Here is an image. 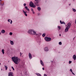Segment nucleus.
<instances>
[{
    "mask_svg": "<svg viewBox=\"0 0 76 76\" xmlns=\"http://www.w3.org/2000/svg\"><path fill=\"white\" fill-rule=\"evenodd\" d=\"M12 59L13 62L16 64H18L19 63L20 61V58H18L17 57H13L12 58Z\"/></svg>",
    "mask_w": 76,
    "mask_h": 76,
    "instance_id": "f257e3e1",
    "label": "nucleus"
},
{
    "mask_svg": "<svg viewBox=\"0 0 76 76\" xmlns=\"http://www.w3.org/2000/svg\"><path fill=\"white\" fill-rule=\"evenodd\" d=\"M28 34L31 35H37V33L34 30H29L28 31Z\"/></svg>",
    "mask_w": 76,
    "mask_h": 76,
    "instance_id": "f03ea898",
    "label": "nucleus"
},
{
    "mask_svg": "<svg viewBox=\"0 0 76 76\" xmlns=\"http://www.w3.org/2000/svg\"><path fill=\"white\" fill-rule=\"evenodd\" d=\"M29 6L31 7H33V8H35V7H36V6L34 5V3H33L32 1H30V2Z\"/></svg>",
    "mask_w": 76,
    "mask_h": 76,
    "instance_id": "7ed1b4c3",
    "label": "nucleus"
},
{
    "mask_svg": "<svg viewBox=\"0 0 76 76\" xmlns=\"http://www.w3.org/2000/svg\"><path fill=\"white\" fill-rule=\"evenodd\" d=\"M35 1H37L36 2H35L34 3V4L35 5H36L37 6H39V4H38V3L40 1H41V0H35Z\"/></svg>",
    "mask_w": 76,
    "mask_h": 76,
    "instance_id": "20e7f679",
    "label": "nucleus"
},
{
    "mask_svg": "<svg viewBox=\"0 0 76 76\" xmlns=\"http://www.w3.org/2000/svg\"><path fill=\"white\" fill-rule=\"evenodd\" d=\"M71 25H72V24H71V23H68L67 24V26L66 27H67V28H70L71 26Z\"/></svg>",
    "mask_w": 76,
    "mask_h": 76,
    "instance_id": "39448f33",
    "label": "nucleus"
},
{
    "mask_svg": "<svg viewBox=\"0 0 76 76\" xmlns=\"http://www.w3.org/2000/svg\"><path fill=\"white\" fill-rule=\"evenodd\" d=\"M70 28H69L66 27L65 29V32H67L69 31V29Z\"/></svg>",
    "mask_w": 76,
    "mask_h": 76,
    "instance_id": "423d86ee",
    "label": "nucleus"
},
{
    "mask_svg": "<svg viewBox=\"0 0 76 76\" xmlns=\"http://www.w3.org/2000/svg\"><path fill=\"white\" fill-rule=\"evenodd\" d=\"M28 57L30 59H32V55L30 53H29L28 54Z\"/></svg>",
    "mask_w": 76,
    "mask_h": 76,
    "instance_id": "0eeeda50",
    "label": "nucleus"
},
{
    "mask_svg": "<svg viewBox=\"0 0 76 76\" xmlns=\"http://www.w3.org/2000/svg\"><path fill=\"white\" fill-rule=\"evenodd\" d=\"M25 16H28V15H27V14H26V13H27V12H26V11H25L23 10Z\"/></svg>",
    "mask_w": 76,
    "mask_h": 76,
    "instance_id": "6e6552de",
    "label": "nucleus"
},
{
    "mask_svg": "<svg viewBox=\"0 0 76 76\" xmlns=\"http://www.w3.org/2000/svg\"><path fill=\"white\" fill-rule=\"evenodd\" d=\"M12 72H10L8 73V76H13Z\"/></svg>",
    "mask_w": 76,
    "mask_h": 76,
    "instance_id": "1a4fd4ad",
    "label": "nucleus"
},
{
    "mask_svg": "<svg viewBox=\"0 0 76 76\" xmlns=\"http://www.w3.org/2000/svg\"><path fill=\"white\" fill-rule=\"evenodd\" d=\"M40 63L41 64L42 66H44V63H43V62L42 60H41L40 61Z\"/></svg>",
    "mask_w": 76,
    "mask_h": 76,
    "instance_id": "9d476101",
    "label": "nucleus"
},
{
    "mask_svg": "<svg viewBox=\"0 0 76 76\" xmlns=\"http://www.w3.org/2000/svg\"><path fill=\"white\" fill-rule=\"evenodd\" d=\"M10 43L11 45H14V42H13V41H11V40H10Z\"/></svg>",
    "mask_w": 76,
    "mask_h": 76,
    "instance_id": "9b49d317",
    "label": "nucleus"
},
{
    "mask_svg": "<svg viewBox=\"0 0 76 76\" xmlns=\"http://www.w3.org/2000/svg\"><path fill=\"white\" fill-rule=\"evenodd\" d=\"M72 58L73 59H74V60H75L76 59V55H74L72 57Z\"/></svg>",
    "mask_w": 76,
    "mask_h": 76,
    "instance_id": "f8f14e48",
    "label": "nucleus"
},
{
    "mask_svg": "<svg viewBox=\"0 0 76 76\" xmlns=\"http://www.w3.org/2000/svg\"><path fill=\"white\" fill-rule=\"evenodd\" d=\"M60 23L61 24H64V25H65V24H66L64 22V21L61 22V20H60Z\"/></svg>",
    "mask_w": 76,
    "mask_h": 76,
    "instance_id": "ddd939ff",
    "label": "nucleus"
},
{
    "mask_svg": "<svg viewBox=\"0 0 76 76\" xmlns=\"http://www.w3.org/2000/svg\"><path fill=\"white\" fill-rule=\"evenodd\" d=\"M25 9H26L27 11H28V12H29V8H28V7H25Z\"/></svg>",
    "mask_w": 76,
    "mask_h": 76,
    "instance_id": "4468645a",
    "label": "nucleus"
},
{
    "mask_svg": "<svg viewBox=\"0 0 76 76\" xmlns=\"http://www.w3.org/2000/svg\"><path fill=\"white\" fill-rule=\"evenodd\" d=\"M5 30L4 29H3L1 31V33H2V34H4V33H5Z\"/></svg>",
    "mask_w": 76,
    "mask_h": 76,
    "instance_id": "2eb2a0df",
    "label": "nucleus"
},
{
    "mask_svg": "<svg viewBox=\"0 0 76 76\" xmlns=\"http://www.w3.org/2000/svg\"><path fill=\"white\" fill-rule=\"evenodd\" d=\"M44 39L46 41H48V37H45Z\"/></svg>",
    "mask_w": 76,
    "mask_h": 76,
    "instance_id": "dca6fc26",
    "label": "nucleus"
},
{
    "mask_svg": "<svg viewBox=\"0 0 76 76\" xmlns=\"http://www.w3.org/2000/svg\"><path fill=\"white\" fill-rule=\"evenodd\" d=\"M51 40V38L50 37H48V42L50 41Z\"/></svg>",
    "mask_w": 76,
    "mask_h": 76,
    "instance_id": "f3484780",
    "label": "nucleus"
},
{
    "mask_svg": "<svg viewBox=\"0 0 76 76\" xmlns=\"http://www.w3.org/2000/svg\"><path fill=\"white\" fill-rule=\"evenodd\" d=\"M45 51H48V48L47 47L45 48Z\"/></svg>",
    "mask_w": 76,
    "mask_h": 76,
    "instance_id": "a211bd4d",
    "label": "nucleus"
},
{
    "mask_svg": "<svg viewBox=\"0 0 76 76\" xmlns=\"http://www.w3.org/2000/svg\"><path fill=\"white\" fill-rule=\"evenodd\" d=\"M4 66L5 68V70H7V69H8V67H7V66L6 65H5Z\"/></svg>",
    "mask_w": 76,
    "mask_h": 76,
    "instance_id": "6ab92c4d",
    "label": "nucleus"
},
{
    "mask_svg": "<svg viewBox=\"0 0 76 76\" xmlns=\"http://www.w3.org/2000/svg\"><path fill=\"white\" fill-rule=\"evenodd\" d=\"M37 9L39 11H40V10H41V7H37Z\"/></svg>",
    "mask_w": 76,
    "mask_h": 76,
    "instance_id": "aec40b11",
    "label": "nucleus"
},
{
    "mask_svg": "<svg viewBox=\"0 0 76 76\" xmlns=\"http://www.w3.org/2000/svg\"><path fill=\"white\" fill-rule=\"evenodd\" d=\"M2 52L3 54H4V49H2Z\"/></svg>",
    "mask_w": 76,
    "mask_h": 76,
    "instance_id": "412c9836",
    "label": "nucleus"
},
{
    "mask_svg": "<svg viewBox=\"0 0 76 76\" xmlns=\"http://www.w3.org/2000/svg\"><path fill=\"white\" fill-rule=\"evenodd\" d=\"M72 10H73V11L74 12H76V10L73 8H72Z\"/></svg>",
    "mask_w": 76,
    "mask_h": 76,
    "instance_id": "4be33fe9",
    "label": "nucleus"
},
{
    "mask_svg": "<svg viewBox=\"0 0 76 76\" xmlns=\"http://www.w3.org/2000/svg\"><path fill=\"white\" fill-rule=\"evenodd\" d=\"M57 28H58L59 30L61 29V27L60 26H58Z\"/></svg>",
    "mask_w": 76,
    "mask_h": 76,
    "instance_id": "5701e85b",
    "label": "nucleus"
},
{
    "mask_svg": "<svg viewBox=\"0 0 76 76\" xmlns=\"http://www.w3.org/2000/svg\"><path fill=\"white\" fill-rule=\"evenodd\" d=\"M45 34H42V37H45Z\"/></svg>",
    "mask_w": 76,
    "mask_h": 76,
    "instance_id": "b1692460",
    "label": "nucleus"
},
{
    "mask_svg": "<svg viewBox=\"0 0 76 76\" xmlns=\"http://www.w3.org/2000/svg\"><path fill=\"white\" fill-rule=\"evenodd\" d=\"M37 75H38V76H41V75L40 74H37Z\"/></svg>",
    "mask_w": 76,
    "mask_h": 76,
    "instance_id": "393cba45",
    "label": "nucleus"
},
{
    "mask_svg": "<svg viewBox=\"0 0 76 76\" xmlns=\"http://www.w3.org/2000/svg\"><path fill=\"white\" fill-rule=\"evenodd\" d=\"M61 44H62V43H61V42H59V45H61Z\"/></svg>",
    "mask_w": 76,
    "mask_h": 76,
    "instance_id": "a878e982",
    "label": "nucleus"
},
{
    "mask_svg": "<svg viewBox=\"0 0 76 76\" xmlns=\"http://www.w3.org/2000/svg\"><path fill=\"white\" fill-rule=\"evenodd\" d=\"M12 34H13V33H12V32H10V35H12Z\"/></svg>",
    "mask_w": 76,
    "mask_h": 76,
    "instance_id": "bb28decb",
    "label": "nucleus"
},
{
    "mask_svg": "<svg viewBox=\"0 0 76 76\" xmlns=\"http://www.w3.org/2000/svg\"><path fill=\"white\" fill-rule=\"evenodd\" d=\"M11 68L13 69L14 71H15V69H14V68H13V66H12Z\"/></svg>",
    "mask_w": 76,
    "mask_h": 76,
    "instance_id": "cd10ccee",
    "label": "nucleus"
},
{
    "mask_svg": "<svg viewBox=\"0 0 76 76\" xmlns=\"http://www.w3.org/2000/svg\"><path fill=\"white\" fill-rule=\"evenodd\" d=\"M23 6H26V4L24 3L23 4Z\"/></svg>",
    "mask_w": 76,
    "mask_h": 76,
    "instance_id": "c85d7f7f",
    "label": "nucleus"
},
{
    "mask_svg": "<svg viewBox=\"0 0 76 76\" xmlns=\"http://www.w3.org/2000/svg\"><path fill=\"white\" fill-rule=\"evenodd\" d=\"M71 63H72V61H69V64H71Z\"/></svg>",
    "mask_w": 76,
    "mask_h": 76,
    "instance_id": "c756f323",
    "label": "nucleus"
},
{
    "mask_svg": "<svg viewBox=\"0 0 76 76\" xmlns=\"http://www.w3.org/2000/svg\"><path fill=\"white\" fill-rule=\"evenodd\" d=\"M10 20V24H12V20Z\"/></svg>",
    "mask_w": 76,
    "mask_h": 76,
    "instance_id": "7c9ffc66",
    "label": "nucleus"
},
{
    "mask_svg": "<svg viewBox=\"0 0 76 76\" xmlns=\"http://www.w3.org/2000/svg\"><path fill=\"white\" fill-rule=\"evenodd\" d=\"M31 10L32 12H34V9H33V8H31Z\"/></svg>",
    "mask_w": 76,
    "mask_h": 76,
    "instance_id": "2f4dec72",
    "label": "nucleus"
},
{
    "mask_svg": "<svg viewBox=\"0 0 76 76\" xmlns=\"http://www.w3.org/2000/svg\"><path fill=\"white\" fill-rule=\"evenodd\" d=\"M20 57H21V56H22V53L20 52Z\"/></svg>",
    "mask_w": 76,
    "mask_h": 76,
    "instance_id": "473e14b6",
    "label": "nucleus"
},
{
    "mask_svg": "<svg viewBox=\"0 0 76 76\" xmlns=\"http://www.w3.org/2000/svg\"><path fill=\"white\" fill-rule=\"evenodd\" d=\"M70 72H72L73 71H72V69H70Z\"/></svg>",
    "mask_w": 76,
    "mask_h": 76,
    "instance_id": "72a5a7b5",
    "label": "nucleus"
},
{
    "mask_svg": "<svg viewBox=\"0 0 76 76\" xmlns=\"http://www.w3.org/2000/svg\"><path fill=\"white\" fill-rule=\"evenodd\" d=\"M72 74H73L74 75H75V74L72 72Z\"/></svg>",
    "mask_w": 76,
    "mask_h": 76,
    "instance_id": "f704fd0d",
    "label": "nucleus"
},
{
    "mask_svg": "<svg viewBox=\"0 0 76 76\" xmlns=\"http://www.w3.org/2000/svg\"><path fill=\"white\" fill-rule=\"evenodd\" d=\"M10 19H8V22H10Z\"/></svg>",
    "mask_w": 76,
    "mask_h": 76,
    "instance_id": "c9c22d12",
    "label": "nucleus"
},
{
    "mask_svg": "<svg viewBox=\"0 0 76 76\" xmlns=\"http://www.w3.org/2000/svg\"><path fill=\"white\" fill-rule=\"evenodd\" d=\"M32 12H33V14H35V12H34L33 11Z\"/></svg>",
    "mask_w": 76,
    "mask_h": 76,
    "instance_id": "e433bc0d",
    "label": "nucleus"
},
{
    "mask_svg": "<svg viewBox=\"0 0 76 76\" xmlns=\"http://www.w3.org/2000/svg\"><path fill=\"white\" fill-rule=\"evenodd\" d=\"M44 76H47L46 74H45L44 75Z\"/></svg>",
    "mask_w": 76,
    "mask_h": 76,
    "instance_id": "4c0bfd02",
    "label": "nucleus"
},
{
    "mask_svg": "<svg viewBox=\"0 0 76 76\" xmlns=\"http://www.w3.org/2000/svg\"><path fill=\"white\" fill-rule=\"evenodd\" d=\"M42 69L43 70H44V68H42Z\"/></svg>",
    "mask_w": 76,
    "mask_h": 76,
    "instance_id": "58836bf2",
    "label": "nucleus"
},
{
    "mask_svg": "<svg viewBox=\"0 0 76 76\" xmlns=\"http://www.w3.org/2000/svg\"><path fill=\"white\" fill-rule=\"evenodd\" d=\"M69 6H70L71 5V4H69Z\"/></svg>",
    "mask_w": 76,
    "mask_h": 76,
    "instance_id": "ea45409f",
    "label": "nucleus"
},
{
    "mask_svg": "<svg viewBox=\"0 0 76 76\" xmlns=\"http://www.w3.org/2000/svg\"><path fill=\"white\" fill-rule=\"evenodd\" d=\"M59 36H61V34H59Z\"/></svg>",
    "mask_w": 76,
    "mask_h": 76,
    "instance_id": "a19ab883",
    "label": "nucleus"
},
{
    "mask_svg": "<svg viewBox=\"0 0 76 76\" xmlns=\"http://www.w3.org/2000/svg\"><path fill=\"white\" fill-rule=\"evenodd\" d=\"M53 38H52V39H54V37H53Z\"/></svg>",
    "mask_w": 76,
    "mask_h": 76,
    "instance_id": "79ce46f5",
    "label": "nucleus"
},
{
    "mask_svg": "<svg viewBox=\"0 0 76 76\" xmlns=\"http://www.w3.org/2000/svg\"><path fill=\"white\" fill-rule=\"evenodd\" d=\"M75 37L73 38V40H74V39H75Z\"/></svg>",
    "mask_w": 76,
    "mask_h": 76,
    "instance_id": "37998d69",
    "label": "nucleus"
},
{
    "mask_svg": "<svg viewBox=\"0 0 76 76\" xmlns=\"http://www.w3.org/2000/svg\"><path fill=\"white\" fill-rule=\"evenodd\" d=\"M1 34V32H0V35Z\"/></svg>",
    "mask_w": 76,
    "mask_h": 76,
    "instance_id": "c03bdc74",
    "label": "nucleus"
},
{
    "mask_svg": "<svg viewBox=\"0 0 76 76\" xmlns=\"http://www.w3.org/2000/svg\"><path fill=\"white\" fill-rule=\"evenodd\" d=\"M2 0H0V1H1Z\"/></svg>",
    "mask_w": 76,
    "mask_h": 76,
    "instance_id": "a18cd8bd",
    "label": "nucleus"
},
{
    "mask_svg": "<svg viewBox=\"0 0 76 76\" xmlns=\"http://www.w3.org/2000/svg\"><path fill=\"white\" fill-rule=\"evenodd\" d=\"M10 71H11V69H10Z\"/></svg>",
    "mask_w": 76,
    "mask_h": 76,
    "instance_id": "49530a36",
    "label": "nucleus"
},
{
    "mask_svg": "<svg viewBox=\"0 0 76 76\" xmlns=\"http://www.w3.org/2000/svg\"><path fill=\"white\" fill-rule=\"evenodd\" d=\"M51 61V62H52V63H53V61Z\"/></svg>",
    "mask_w": 76,
    "mask_h": 76,
    "instance_id": "de8ad7c7",
    "label": "nucleus"
},
{
    "mask_svg": "<svg viewBox=\"0 0 76 76\" xmlns=\"http://www.w3.org/2000/svg\"><path fill=\"white\" fill-rule=\"evenodd\" d=\"M0 64L1 65V63H0Z\"/></svg>",
    "mask_w": 76,
    "mask_h": 76,
    "instance_id": "09e8293b",
    "label": "nucleus"
},
{
    "mask_svg": "<svg viewBox=\"0 0 76 76\" xmlns=\"http://www.w3.org/2000/svg\"><path fill=\"white\" fill-rule=\"evenodd\" d=\"M73 0V1H75V0Z\"/></svg>",
    "mask_w": 76,
    "mask_h": 76,
    "instance_id": "8fccbe9b",
    "label": "nucleus"
},
{
    "mask_svg": "<svg viewBox=\"0 0 76 76\" xmlns=\"http://www.w3.org/2000/svg\"><path fill=\"white\" fill-rule=\"evenodd\" d=\"M1 70H2V69H1Z\"/></svg>",
    "mask_w": 76,
    "mask_h": 76,
    "instance_id": "3c124183",
    "label": "nucleus"
}]
</instances>
